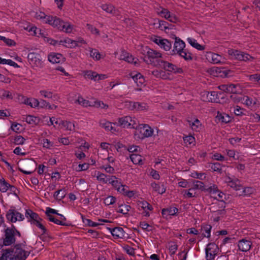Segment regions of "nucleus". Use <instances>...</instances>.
Segmentation results:
<instances>
[{"label":"nucleus","instance_id":"nucleus-1","mask_svg":"<svg viewBox=\"0 0 260 260\" xmlns=\"http://www.w3.org/2000/svg\"><path fill=\"white\" fill-rule=\"evenodd\" d=\"M26 245L25 241L16 243L13 247L2 249L0 260H25L30 254V252L22 249Z\"/></svg>","mask_w":260,"mask_h":260},{"label":"nucleus","instance_id":"nucleus-2","mask_svg":"<svg viewBox=\"0 0 260 260\" xmlns=\"http://www.w3.org/2000/svg\"><path fill=\"white\" fill-rule=\"evenodd\" d=\"M46 23L56 27L59 30H63L66 33H71L73 29V25L68 22H64L56 16H48Z\"/></svg>","mask_w":260,"mask_h":260},{"label":"nucleus","instance_id":"nucleus-3","mask_svg":"<svg viewBox=\"0 0 260 260\" xmlns=\"http://www.w3.org/2000/svg\"><path fill=\"white\" fill-rule=\"evenodd\" d=\"M153 133V129L148 124H141L139 128L136 127L134 133L135 139H143L151 137Z\"/></svg>","mask_w":260,"mask_h":260},{"label":"nucleus","instance_id":"nucleus-4","mask_svg":"<svg viewBox=\"0 0 260 260\" xmlns=\"http://www.w3.org/2000/svg\"><path fill=\"white\" fill-rule=\"evenodd\" d=\"M15 242L16 237H14V234L10 231L9 232L4 230V235L2 238H0V249H2L4 246L16 244Z\"/></svg>","mask_w":260,"mask_h":260},{"label":"nucleus","instance_id":"nucleus-5","mask_svg":"<svg viewBox=\"0 0 260 260\" xmlns=\"http://www.w3.org/2000/svg\"><path fill=\"white\" fill-rule=\"evenodd\" d=\"M156 61L159 65L158 67H163L164 70L174 73H182L183 70L182 68H177L175 64L168 62V61H164L160 59H157Z\"/></svg>","mask_w":260,"mask_h":260},{"label":"nucleus","instance_id":"nucleus-6","mask_svg":"<svg viewBox=\"0 0 260 260\" xmlns=\"http://www.w3.org/2000/svg\"><path fill=\"white\" fill-rule=\"evenodd\" d=\"M228 54L231 56L234 57L236 59L246 61L248 60L254 59V57L249 54L237 50L230 49L228 50Z\"/></svg>","mask_w":260,"mask_h":260},{"label":"nucleus","instance_id":"nucleus-7","mask_svg":"<svg viewBox=\"0 0 260 260\" xmlns=\"http://www.w3.org/2000/svg\"><path fill=\"white\" fill-rule=\"evenodd\" d=\"M218 250V245L214 243H209L205 249L206 258L207 260H212L217 254Z\"/></svg>","mask_w":260,"mask_h":260},{"label":"nucleus","instance_id":"nucleus-8","mask_svg":"<svg viewBox=\"0 0 260 260\" xmlns=\"http://www.w3.org/2000/svg\"><path fill=\"white\" fill-rule=\"evenodd\" d=\"M147 58L149 60L150 64L153 65L154 67H158L159 65H156L157 64V62L156 60L158 59V58H161L162 54L153 49H149V50L147 52Z\"/></svg>","mask_w":260,"mask_h":260},{"label":"nucleus","instance_id":"nucleus-9","mask_svg":"<svg viewBox=\"0 0 260 260\" xmlns=\"http://www.w3.org/2000/svg\"><path fill=\"white\" fill-rule=\"evenodd\" d=\"M7 219L11 222H15L17 220L22 221L24 219V216L20 212L14 210L10 209L6 214Z\"/></svg>","mask_w":260,"mask_h":260},{"label":"nucleus","instance_id":"nucleus-10","mask_svg":"<svg viewBox=\"0 0 260 260\" xmlns=\"http://www.w3.org/2000/svg\"><path fill=\"white\" fill-rule=\"evenodd\" d=\"M171 38L175 39L173 51H176L178 55H181L182 52V50H183L185 47L184 42L181 40L179 38L176 37L174 34L171 35Z\"/></svg>","mask_w":260,"mask_h":260},{"label":"nucleus","instance_id":"nucleus-11","mask_svg":"<svg viewBox=\"0 0 260 260\" xmlns=\"http://www.w3.org/2000/svg\"><path fill=\"white\" fill-rule=\"evenodd\" d=\"M161 10L157 11L158 14L161 17H165L167 20L173 23H176L178 21V18L173 14H171L170 12L167 9L160 8Z\"/></svg>","mask_w":260,"mask_h":260},{"label":"nucleus","instance_id":"nucleus-12","mask_svg":"<svg viewBox=\"0 0 260 260\" xmlns=\"http://www.w3.org/2000/svg\"><path fill=\"white\" fill-rule=\"evenodd\" d=\"M115 239L123 238L127 235L122 228L117 226L114 228H107Z\"/></svg>","mask_w":260,"mask_h":260},{"label":"nucleus","instance_id":"nucleus-13","mask_svg":"<svg viewBox=\"0 0 260 260\" xmlns=\"http://www.w3.org/2000/svg\"><path fill=\"white\" fill-rule=\"evenodd\" d=\"M119 126L123 127H129L132 125L133 128H135V121L132 120V117L129 116H125L118 119Z\"/></svg>","mask_w":260,"mask_h":260},{"label":"nucleus","instance_id":"nucleus-14","mask_svg":"<svg viewBox=\"0 0 260 260\" xmlns=\"http://www.w3.org/2000/svg\"><path fill=\"white\" fill-rule=\"evenodd\" d=\"M48 60L53 63H59L65 61V58L60 53H51L48 56Z\"/></svg>","mask_w":260,"mask_h":260},{"label":"nucleus","instance_id":"nucleus-15","mask_svg":"<svg viewBox=\"0 0 260 260\" xmlns=\"http://www.w3.org/2000/svg\"><path fill=\"white\" fill-rule=\"evenodd\" d=\"M20 164L24 169L28 171L35 170L34 169L36 165V161L32 159H25L23 160Z\"/></svg>","mask_w":260,"mask_h":260},{"label":"nucleus","instance_id":"nucleus-16","mask_svg":"<svg viewBox=\"0 0 260 260\" xmlns=\"http://www.w3.org/2000/svg\"><path fill=\"white\" fill-rule=\"evenodd\" d=\"M236 86V85L233 84L230 85L222 84L219 85L218 88L220 90L226 93H236L237 92Z\"/></svg>","mask_w":260,"mask_h":260},{"label":"nucleus","instance_id":"nucleus-17","mask_svg":"<svg viewBox=\"0 0 260 260\" xmlns=\"http://www.w3.org/2000/svg\"><path fill=\"white\" fill-rule=\"evenodd\" d=\"M215 118L218 122L223 123H228L232 121L231 117L228 114L219 111L217 112Z\"/></svg>","mask_w":260,"mask_h":260},{"label":"nucleus","instance_id":"nucleus-18","mask_svg":"<svg viewBox=\"0 0 260 260\" xmlns=\"http://www.w3.org/2000/svg\"><path fill=\"white\" fill-rule=\"evenodd\" d=\"M251 246V241L246 240L245 239L240 240L238 244L239 249L240 251L244 252L248 251L250 249Z\"/></svg>","mask_w":260,"mask_h":260},{"label":"nucleus","instance_id":"nucleus-19","mask_svg":"<svg viewBox=\"0 0 260 260\" xmlns=\"http://www.w3.org/2000/svg\"><path fill=\"white\" fill-rule=\"evenodd\" d=\"M206 99L205 101L209 102L212 103H221V102L220 100H218V98H217V92L215 91H206Z\"/></svg>","mask_w":260,"mask_h":260},{"label":"nucleus","instance_id":"nucleus-20","mask_svg":"<svg viewBox=\"0 0 260 260\" xmlns=\"http://www.w3.org/2000/svg\"><path fill=\"white\" fill-rule=\"evenodd\" d=\"M40 55L35 52L29 53L27 58L30 63H33L37 66L41 63V59H40Z\"/></svg>","mask_w":260,"mask_h":260},{"label":"nucleus","instance_id":"nucleus-21","mask_svg":"<svg viewBox=\"0 0 260 260\" xmlns=\"http://www.w3.org/2000/svg\"><path fill=\"white\" fill-rule=\"evenodd\" d=\"M120 59L127 61L128 63H133L135 64L137 63V60L138 59L134 58L132 55H129L127 52L123 51L120 55Z\"/></svg>","mask_w":260,"mask_h":260},{"label":"nucleus","instance_id":"nucleus-22","mask_svg":"<svg viewBox=\"0 0 260 260\" xmlns=\"http://www.w3.org/2000/svg\"><path fill=\"white\" fill-rule=\"evenodd\" d=\"M178 212V209L176 207H169L164 208L161 210V214L164 218H167L168 215L174 216Z\"/></svg>","mask_w":260,"mask_h":260},{"label":"nucleus","instance_id":"nucleus-23","mask_svg":"<svg viewBox=\"0 0 260 260\" xmlns=\"http://www.w3.org/2000/svg\"><path fill=\"white\" fill-rule=\"evenodd\" d=\"M25 216L28 218V221H33V223L35 222L39 218V215L35 212H34L30 209L26 210Z\"/></svg>","mask_w":260,"mask_h":260},{"label":"nucleus","instance_id":"nucleus-24","mask_svg":"<svg viewBox=\"0 0 260 260\" xmlns=\"http://www.w3.org/2000/svg\"><path fill=\"white\" fill-rule=\"evenodd\" d=\"M158 27L161 30H164L166 32L167 29H173L174 27V25L171 24L169 23L166 21L164 20H158Z\"/></svg>","mask_w":260,"mask_h":260},{"label":"nucleus","instance_id":"nucleus-25","mask_svg":"<svg viewBox=\"0 0 260 260\" xmlns=\"http://www.w3.org/2000/svg\"><path fill=\"white\" fill-rule=\"evenodd\" d=\"M151 186L155 191L160 194H162L166 191V188L163 183H152Z\"/></svg>","mask_w":260,"mask_h":260},{"label":"nucleus","instance_id":"nucleus-26","mask_svg":"<svg viewBox=\"0 0 260 260\" xmlns=\"http://www.w3.org/2000/svg\"><path fill=\"white\" fill-rule=\"evenodd\" d=\"M230 70H225L223 68H216L215 69V73L216 76H220L222 78L227 77L229 73L231 72Z\"/></svg>","mask_w":260,"mask_h":260},{"label":"nucleus","instance_id":"nucleus-27","mask_svg":"<svg viewBox=\"0 0 260 260\" xmlns=\"http://www.w3.org/2000/svg\"><path fill=\"white\" fill-rule=\"evenodd\" d=\"M23 103L32 108H35L39 106V101L35 98H25Z\"/></svg>","mask_w":260,"mask_h":260},{"label":"nucleus","instance_id":"nucleus-28","mask_svg":"<svg viewBox=\"0 0 260 260\" xmlns=\"http://www.w3.org/2000/svg\"><path fill=\"white\" fill-rule=\"evenodd\" d=\"M159 46L166 51H169L171 48V43L167 39H161V41H159Z\"/></svg>","mask_w":260,"mask_h":260},{"label":"nucleus","instance_id":"nucleus-29","mask_svg":"<svg viewBox=\"0 0 260 260\" xmlns=\"http://www.w3.org/2000/svg\"><path fill=\"white\" fill-rule=\"evenodd\" d=\"M187 41L191 46L196 48L198 50H203L205 48V46L199 44L198 43H197V40L194 39L189 38L187 39Z\"/></svg>","mask_w":260,"mask_h":260},{"label":"nucleus","instance_id":"nucleus-30","mask_svg":"<svg viewBox=\"0 0 260 260\" xmlns=\"http://www.w3.org/2000/svg\"><path fill=\"white\" fill-rule=\"evenodd\" d=\"M83 74L85 77L96 81L98 73L96 72L91 70H86L83 72Z\"/></svg>","mask_w":260,"mask_h":260},{"label":"nucleus","instance_id":"nucleus-31","mask_svg":"<svg viewBox=\"0 0 260 260\" xmlns=\"http://www.w3.org/2000/svg\"><path fill=\"white\" fill-rule=\"evenodd\" d=\"M118 204V207L120 208L119 209L117 210V212L122 213V214L126 215H128V212L130 210L131 207L129 205H123V204Z\"/></svg>","mask_w":260,"mask_h":260},{"label":"nucleus","instance_id":"nucleus-32","mask_svg":"<svg viewBox=\"0 0 260 260\" xmlns=\"http://www.w3.org/2000/svg\"><path fill=\"white\" fill-rule=\"evenodd\" d=\"M40 119L38 117L28 115L26 118V122L30 124L37 125L40 122Z\"/></svg>","mask_w":260,"mask_h":260},{"label":"nucleus","instance_id":"nucleus-33","mask_svg":"<svg viewBox=\"0 0 260 260\" xmlns=\"http://www.w3.org/2000/svg\"><path fill=\"white\" fill-rule=\"evenodd\" d=\"M63 42L65 44H67L68 45H65L64 46L67 48H74L76 46H78V44H77V41L75 40H73L70 38H66V39L63 40Z\"/></svg>","mask_w":260,"mask_h":260},{"label":"nucleus","instance_id":"nucleus-34","mask_svg":"<svg viewBox=\"0 0 260 260\" xmlns=\"http://www.w3.org/2000/svg\"><path fill=\"white\" fill-rule=\"evenodd\" d=\"M212 229V226L210 224L204 223L201 225V229L203 230L207 234V235L206 236L205 234H203V236L204 237H206L207 238H209L210 237V233Z\"/></svg>","mask_w":260,"mask_h":260},{"label":"nucleus","instance_id":"nucleus-35","mask_svg":"<svg viewBox=\"0 0 260 260\" xmlns=\"http://www.w3.org/2000/svg\"><path fill=\"white\" fill-rule=\"evenodd\" d=\"M0 190L3 192H6L9 189L10 185L3 178H0Z\"/></svg>","mask_w":260,"mask_h":260},{"label":"nucleus","instance_id":"nucleus-36","mask_svg":"<svg viewBox=\"0 0 260 260\" xmlns=\"http://www.w3.org/2000/svg\"><path fill=\"white\" fill-rule=\"evenodd\" d=\"M130 159L134 164H141V156L140 155L133 154L130 155Z\"/></svg>","mask_w":260,"mask_h":260},{"label":"nucleus","instance_id":"nucleus-37","mask_svg":"<svg viewBox=\"0 0 260 260\" xmlns=\"http://www.w3.org/2000/svg\"><path fill=\"white\" fill-rule=\"evenodd\" d=\"M82 218L83 222L85 225H87L89 226L94 227V226H96L100 224L99 223H96V222H94L92 221L91 220H90L89 219H87V218H85L84 217V216L82 215Z\"/></svg>","mask_w":260,"mask_h":260},{"label":"nucleus","instance_id":"nucleus-38","mask_svg":"<svg viewBox=\"0 0 260 260\" xmlns=\"http://www.w3.org/2000/svg\"><path fill=\"white\" fill-rule=\"evenodd\" d=\"M192 182L194 185L193 189H198L202 191H204L205 189V186L203 182L194 180Z\"/></svg>","mask_w":260,"mask_h":260},{"label":"nucleus","instance_id":"nucleus-39","mask_svg":"<svg viewBox=\"0 0 260 260\" xmlns=\"http://www.w3.org/2000/svg\"><path fill=\"white\" fill-rule=\"evenodd\" d=\"M13 140V143L15 145H22L25 141V139L20 135H16Z\"/></svg>","mask_w":260,"mask_h":260},{"label":"nucleus","instance_id":"nucleus-40","mask_svg":"<svg viewBox=\"0 0 260 260\" xmlns=\"http://www.w3.org/2000/svg\"><path fill=\"white\" fill-rule=\"evenodd\" d=\"M212 164L211 169L214 172H217L219 174H222V170L221 165L219 162L210 163Z\"/></svg>","mask_w":260,"mask_h":260},{"label":"nucleus","instance_id":"nucleus-41","mask_svg":"<svg viewBox=\"0 0 260 260\" xmlns=\"http://www.w3.org/2000/svg\"><path fill=\"white\" fill-rule=\"evenodd\" d=\"M90 52V55L93 58H95L96 60H99L101 58V54L96 49H91Z\"/></svg>","mask_w":260,"mask_h":260},{"label":"nucleus","instance_id":"nucleus-42","mask_svg":"<svg viewBox=\"0 0 260 260\" xmlns=\"http://www.w3.org/2000/svg\"><path fill=\"white\" fill-rule=\"evenodd\" d=\"M244 96H243L241 94H237V92L236 93H233V94L231 95L230 99L234 102V103H239V102H242V98H243Z\"/></svg>","mask_w":260,"mask_h":260},{"label":"nucleus","instance_id":"nucleus-43","mask_svg":"<svg viewBox=\"0 0 260 260\" xmlns=\"http://www.w3.org/2000/svg\"><path fill=\"white\" fill-rule=\"evenodd\" d=\"M179 55L183 57L185 60H191L192 59V54L187 52V50L185 49L182 50L181 54Z\"/></svg>","mask_w":260,"mask_h":260},{"label":"nucleus","instance_id":"nucleus-44","mask_svg":"<svg viewBox=\"0 0 260 260\" xmlns=\"http://www.w3.org/2000/svg\"><path fill=\"white\" fill-rule=\"evenodd\" d=\"M116 199L115 197L109 196L104 199V203L106 205H112L115 203Z\"/></svg>","mask_w":260,"mask_h":260},{"label":"nucleus","instance_id":"nucleus-45","mask_svg":"<svg viewBox=\"0 0 260 260\" xmlns=\"http://www.w3.org/2000/svg\"><path fill=\"white\" fill-rule=\"evenodd\" d=\"M139 226L144 230L150 232L152 231V227L148 223L145 221H141L139 223Z\"/></svg>","mask_w":260,"mask_h":260},{"label":"nucleus","instance_id":"nucleus-46","mask_svg":"<svg viewBox=\"0 0 260 260\" xmlns=\"http://www.w3.org/2000/svg\"><path fill=\"white\" fill-rule=\"evenodd\" d=\"M139 205H141V207L145 210L146 208H147L148 210L150 211H152L153 210V207L152 205H151L149 203H148L147 201H139L138 203Z\"/></svg>","mask_w":260,"mask_h":260},{"label":"nucleus","instance_id":"nucleus-47","mask_svg":"<svg viewBox=\"0 0 260 260\" xmlns=\"http://www.w3.org/2000/svg\"><path fill=\"white\" fill-rule=\"evenodd\" d=\"M59 125H61L68 130H71L72 126H74V124L71 122L62 120H60Z\"/></svg>","mask_w":260,"mask_h":260},{"label":"nucleus","instance_id":"nucleus-48","mask_svg":"<svg viewBox=\"0 0 260 260\" xmlns=\"http://www.w3.org/2000/svg\"><path fill=\"white\" fill-rule=\"evenodd\" d=\"M76 102L84 107L92 106V105L90 104V102L89 101L84 99L82 97H79L78 100H76Z\"/></svg>","mask_w":260,"mask_h":260},{"label":"nucleus","instance_id":"nucleus-49","mask_svg":"<svg viewBox=\"0 0 260 260\" xmlns=\"http://www.w3.org/2000/svg\"><path fill=\"white\" fill-rule=\"evenodd\" d=\"M123 249L126 251V253L130 255H132V256H134L135 254V249L133 248V247H131V246H129V245H124L123 247Z\"/></svg>","mask_w":260,"mask_h":260},{"label":"nucleus","instance_id":"nucleus-50","mask_svg":"<svg viewBox=\"0 0 260 260\" xmlns=\"http://www.w3.org/2000/svg\"><path fill=\"white\" fill-rule=\"evenodd\" d=\"M204 191H207L209 193H215L216 192H219V190H218L217 186L215 184H213L212 186H211L207 188L205 187V189L204 190Z\"/></svg>","mask_w":260,"mask_h":260},{"label":"nucleus","instance_id":"nucleus-51","mask_svg":"<svg viewBox=\"0 0 260 260\" xmlns=\"http://www.w3.org/2000/svg\"><path fill=\"white\" fill-rule=\"evenodd\" d=\"M21 127V124L18 123L13 122L11 125V128L14 132L19 133L21 132L20 128Z\"/></svg>","mask_w":260,"mask_h":260},{"label":"nucleus","instance_id":"nucleus-52","mask_svg":"<svg viewBox=\"0 0 260 260\" xmlns=\"http://www.w3.org/2000/svg\"><path fill=\"white\" fill-rule=\"evenodd\" d=\"M190 176L192 178L199 179L200 180H203L206 177L205 173H198L197 172L192 173Z\"/></svg>","mask_w":260,"mask_h":260},{"label":"nucleus","instance_id":"nucleus-53","mask_svg":"<svg viewBox=\"0 0 260 260\" xmlns=\"http://www.w3.org/2000/svg\"><path fill=\"white\" fill-rule=\"evenodd\" d=\"M210 55H211V60L214 63L220 62L219 58L221 57V56L219 55L211 52L210 53Z\"/></svg>","mask_w":260,"mask_h":260},{"label":"nucleus","instance_id":"nucleus-54","mask_svg":"<svg viewBox=\"0 0 260 260\" xmlns=\"http://www.w3.org/2000/svg\"><path fill=\"white\" fill-rule=\"evenodd\" d=\"M243 100L242 103L245 104L248 106H252L255 104V102H252V100L247 96H244L242 98Z\"/></svg>","mask_w":260,"mask_h":260},{"label":"nucleus","instance_id":"nucleus-55","mask_svg":"<svg viewBox=\"0 0 260 260\" xmlns=\"http://www.w3.org/2000/svg\"><path fill=\"white\" fill-rule=\"evenodd\" d=\"M242 190V191L239 194V196H245L249 195L251 194L252 192V189L251 187H245Z\"/></svg>","mask_w":260,"mask_h":260},{"label":"nucleus","instance_id":"nucleus-56","mask_svg":"<svg viewBox=\"0 0 260 260\" xmlns=\"http://www.w3.org/2000/svg\"><path fill=\"white\" fill-rule=\"evenodd\" d=\"M92 106L95 107L96 108L101 107L102 109H107L108 108V105L105 104L102 101H96L94 102V104L92 105Z\"/></svg>","mask_w":260,"mask_h":260},{"label":"nucleus","instance_id":"nucleus-57","mask_svg":"<svg viewBox=\"0 0 260 260\" xmlns=\"http://www.w3.org/2000/svg\"><path fill=\"white\" fill-rule=\"evenodd\" d=\"M2 40L9 46H15L16 44V42L14 40L9 38H6L5 37L3 36Z\"/></svg>","mask_w":260,"mask_h":260},{"label":"nucleus","instance_id":"nucleus-58","mask_svg":"<svg viewBox=\"0 0 260 260\" xmlns=\"http://www.w3.org/2000/svg\"><path fill=\"white\" fill-rule=\"evenodd\" d=\"M102 8L103 10L109 13H112L113 11H115L114 7L111 5H103Z\"/></svg>","mask_w":260,"mask_h":260},{"label":"nucleus","instance_id":"nucleus-59","mask_svg":"<svg viewBox=\"0 0 260 260\" xmlns=\"http://www.w3.org/2000/svg\"><path fill=\"white\" fill-rule=\"evenodd\" d=\"M259 78H260V74H252V75H250L249 76V79L251 81L254 82H256L258 84L259 82V79H260Z\"/></svg>","mask_w":260,"mask_h":260},{"label":"nucleus","instance_id":"nucleus-60","mask_svg":"<svg viewBox=\"0 0 260 260\" xmlns=\"http://www.w3.org/2000/svg\"><path fill=\"white\" fill-rule=\"evenodd\" d=\"M37 227L40 228L42 231V234H45L47 232V229L45 227V226L42 224L39 220H37L35 222H34Z\"/></svg>","mask_w":260,"mask_h":260},{"label":"nucleus","instance_id":"nucleus-61","mask_svg":"<svg viewBox=\"0 0 260 260\" xmlns=\"http://www.w3.org/2000/svg\"><path fill=\"white\" fill-rule=\"evenodd\" d=\"M98 174L97 179L104 183H106L107 180H106V178L109 176V175L100 173V172H98Z\"/></svg>","mask_w":260,"mask_h":260},{"label":"nucleus","instance_id":"nucleus-62","mask_svg":"<svg viewBox=\"0 0 260 260\" xmlns=\"http://www.w3.org/2000/svg\"><path fill=\"white\" fill-rule=\"evenodd\" d=\"M100 169H104L107 173H109L110 174H113L115 172L114 169L109 165H108L106 166H103L100 167Z\"/></svg>","mask_w":260,"mask_h":260},{"label":"nucleus","instance_id":"nucleus-63","mask_svg":"<svg viewBox=\"0 0 260 260\" xmlns=\"http://www.w3.org/2000/svg\"><path fill=\"white\" fill-rule=\"evenodd\" d=\"M86 26L87 28L92 33L96 35H100V31L95 27H93L92 25L87 24Z\"/></svg>","mask_w":260,"mask_h":260},{"label":"nucleus","instance_id":"nucleus-64","mask_svg":"<svg viewBox=\"0 0 260 260\" xmlns=\"http://www.w3.org/2000/svg\"><path fill=\"white\" fill-rule=\"evenodd\" d=\"M45 214L46 215H51V214H56L57 215H59L57 210L50 208L49 207H47L46 208Z\"/></svg>","mask_w":260,"mask_h":260}]
</instances>
